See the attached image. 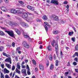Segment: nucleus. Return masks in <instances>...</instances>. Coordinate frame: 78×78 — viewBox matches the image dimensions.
<instances>
[{
	"label": "nucleus",
	"instance_id": "obj_57",
	"mask_svg": "<svg viewBox=\"0 0 78 78\" xmlns=\"http://www.w3.org/2000/svg\"><path fill=\"white\" fill-rule=\"evenodd\" d=\"M67 66H70V64L69 62H68Z\"/></svg>",
	"mask_w": 78,
	"mask_h": 78
},
{
	"label": "nucleus",
	"instance_id": "obj_60",
	"mask_svg": "<svg viewBox=\"0 0 78 78\" xmlns=\"http://www.w3.org/2000/svg\"><path fill=\"white\" fill-rule=\"evenodd\" d=\"M46 2L48 3H50V2L49 0H47Z\"/></svg>",
	"mask_w": 78,
	"mask_h": 78
},
{
	"label": "nucleus",
	"instance_id": "obj_37",
	"mask_svg": "<svg viewBox=\"0 0 78 78\" xmlns=\"http://www.w3.org/2000/svg\"><path fill=\"white\" fill-rule=\"evenodd\" d=\"M73 64L74 66H76V65H77V63H76V62H74L73 63Z\"/></svg>",
	"mask_w": 78,
	"mask_h": 78
},
{
	"label": "nucleus",
	"instance_id": "obj_5",
	"mask_svg": "<svg viewBox=\"0 0 78 78\" xmlns=\"http://www.w3.org/2000/svg\"><path fill=\"white\" fill-rule=\"evenodd\" d=\"M22 44L25 47V48H28L29 47H30V46H29V45L27 44V43L26 42H23Z\"/></svg>",
	"mask_w": 78,
	"mask_h": 78
},
{
	"label": "nucleus",
	"instance_id": "obj_38",
	"mask_svg": "<svg viewBox=\"0 0 78 78\" xmlns=\"http://www.w3.org/2000/svg\"><path fill=\"white\" fill-rule=\"evenodd\" d=\"M12 70H15V66H13L12 68Z\"/></svg>",
	"mask_w": 78,
	"mask_h": 78
},
{
	"label": "nucleus",
	"instance_id": "obj_43",
	"mask_svg": "<svg viewBox=\"0 0 78 78\" xmlns=\"http://www.w3.org/2000/svg\"><path fill=\"white\" fill-rule=\"evenodd\" d=\"M19 2L20 4H22V5H23V4H24L23 2L22 1H19Z\"/></svg>",
	"mask_w": 78,
	"mask_h": 78
},
{
	"label": "nucleus",
	"instance_id": "obj_39",
	"mask_svg": "<svg viewBox=\"0 0 78 78\" xmlns=\"http://www.w3.org/2000/svg\"><path fill=\"white\" fill-rule=\"evenodd\" d=\"M1 67H2V69H4V64H2L1 65Z\"/></svg>",
	"mask_w": 78,
	"mask_h": 78
},
{
	"label": "nucleus",
	"instance_id": "obj_16",
	"mask_svg": "<svg viewBox=\"0 0 78 78\" xmlns=\"http://www.w3.org/2000/svg\"><path fill=\"white\" fill-rule=\"evenodd\" d=\"M1 9L4 12H6V8L4 7H1Z\"/></svg>",
	"mask_w": 78,
	"mask_h": 78
},
{
	"label": "nucleus",
	"instance_id": "obj_2",
	"mask_svg": "<svg viewBox=\"0 0 78 78\" xmlns=\"http://www.w3.org/2000/svg\"><path fill=\"white\" fill-rule=\"evenodd\" d=\"M28 14L29 15H30V16H31V18H30L29 19H28V18L27 19V20H28V21H30V20H31V19H33V18H34V14L33 13H30L28 12Z\"/></svg>",
	"mask_w": 78,
	"mask_h": 78
},
{
	"label": "nucleus",
	"instance_id": "obj_62",
	"mask_svg": "<svg viewBox=\"0 0 78 78\" xmlns=\"http://www.w3.org/2000/svg\"><path fill=\"white\" fill-rule=\"evenodd\" d=\"M59 36H57L56 38L57 39V40H58V39H59Z\"/></svg>",
	"mask_w": 78,
	"mask_h": 78
},
{
	"label": "nucleus",
	"instance_id": "obj_41",
	"mask_svg": "<svg viewBox=\"0 0 78 78\" xmlns=\"http://www.w3.org/2000/svg\"><path fill=\"white\" fill-rule=\"evenodd\" d=\"M20 47L17 48L16 50V51H19V50H20Z\"/></svg>",
	"mask_w": 78,
	"mask_h": 78
},
{
	"label": "nucleus",
	"instance_id": "obj_48",
	"mask_svg": "<svg viewBox=\"0 0 78 78\" xmlns=\"http://www.w3.org/2000/svg\"><path fill=\"white\" fill-rule=\"evenodd\" d=\"M15 59L16 61H18V58H17V57H15Z\"/></svg>",
	"mask_w": 78,
	"mask_h": 78
},
{
	"label": "nucleus",
	"instance_id": "obj_44",
	"mask_svg": "<svg viewBox=\"0 0 78 78\" xmlns=\"http://www.w3.org/2000/svg\"><path fill=\"white\" fill-rule=\"evenodd\" d=\"M12 45L13 47H14L15 46V43L14 42H13L12 44Z\"/></svg>",
	"mask_w": 78,
	"mask_h": 78
},
{
	"label": "nucleus",
	"instance_id": "obj_35",
	"mask_svg": "<svg viewBox=\"0 0 78 78\" xmlns=\"http://www.w3.org/2000/svg\"><path fill=\"white\" fill-rule=\"evenodd\" d=\"M30 69L28 70H27V74L28 75H30L31 74V73H30Z\"/></svg>",
	"mask_w": 78,
	"mask_h": 78
},
{
	"label": "nucleus",
	"instance_id": "obj_25",
	"mask_svg": "<svg viewBox=\"0 0 78 78\" xmlns=\"http://www.w3.org/2000/svg\"><path fill=\"white\" fill-rule=\"evenodd\" d=\"M0 35H1V36H4L5 35V34L3 31L0 30Z\"/></svg>",
	"mask_w": 78,
	"mask_h": 78
},
{
	"label": "nucleus",
	"instance_id": "obj_40",
	"mask_svg": "<svg viewBox=\"0 0 78 78\" xmlns=\"http://www.w3.org/2000/svg\"><path fill=\"white\" fill-rule=\"evenodd\" d=\"M31 6L30 5H28L27 6V8H28V9H31Z\"/></svg>",
	"mask_w": 78,
	"mask_h": 78
},
{
	"label": "nucleus",
	"instance_id": "obj_8",
	"mask_svg": "<svg viewBox=\"0 0 78 78\" xmlns=\"http://www.w3.org/2000/svg\"><path fill=\"white\" fill-rule=\"evenodd\" d=\"M24 37L25 38H27L29 40L30 39V38L29 37V36L27 34V33H24L23 34Z\"/></svg>",
	"mask_w": 78,
	"mask_h": 78
},
{
	"label": "nucleus",
	"instance_id": "obj_19",
	"mask_svg": "<svg viewBox=\"0 0 78 78\" xmlns=\"http://www.w3.org/2000/svg\"><path fill=\"white\" fill-rule=\"evenodd\" d=\"M22 13V12L20 10H16V14H20Z\"/></svg>",
	"mask_w": 78,
	"mask_h": 78
},
{
	"label": "nucleus",
	"instance_id": "obj_17",
	"mask_svg": "<svg viewBox=\"0 0 78 78\" xmlns=\"http://www.w3.org/2000/svg\"><path fill=\"white\" fill-rule=\"evenodd\" d=\"M4 73H9V71L8 70V69H7L6 68L4 69Z\"/></svg>",
	"mask_w": 78,
	"mask_h": 78
},
{
	"label": "nucleus",
	"instance_id": "obj_7",
	"mask_svg": "<svg viewBox=\"0 0 78 78\" xmlns=\"http://www.w3.org/2000/svg\"><path fill=\"white\" fill-rule=\"evenodd\" d=\"M20 23L23 27H28V24L25 22H21Z\"/></svg>",
	"mask_w": 78,
	"mask_h": 78
},
{
	"label": "nucleus",
	"instance_id": "obj_21",
	"mask_svg": "<svg viewBox=\"0 0 78 78\" xmlns=\"http://www.w3.org/2000/svg\"><path fill=\"white\" fill-rule=\"evenodd\" d=\"M59 32L58 30H56L53 32V34H59Z\"/></svg>",
	"mask_w": 78,
	"mask_h": 78
},
{
	"label": "nucleus",
	"instance_id": "obj_36",
	"mask_svg": "<svg viewBox=\"0 0 78 78\" xmlns=\"http://www.w3.org/2000/svg\"><path fill=\"white\" fill-rule=\"evenodd\" d=\"M2 54L4 56H5L6 57H8V55H7V54H6L5 52H3Z\"/></svg>",
	"mask_w": 78,
	"mask_h": 78
},
{
	"label": "nucleus",
	"instance_id": "obj_49",
	"mask_svg": "<svg viewBox=\"0 0 78 78\" xmlns=\"http://www.w3.org/2000/svg\"><path fill=\"white\" fill-rule=\"evenodd\" d=\"M26 67L25 66H23L22 65V68L23 69H25Z\"/></svg>",
	"mask_w": 78,
	"mask_h": 78
},
{
	"label": "nucleus",
	"instance_id": "obj_59",
	"mask_svg": "<svg viewBox=\"0 0 78 78\" xmlns=\"http://www.w3.org/2000/svg\"><path fill=\"white\" fill-rule=\"evenodd\" d=\"M24 61L26 63H27V62H28V60H25Z\"/></svg>",
	"mask_w": 78,
	"mask_h": 78
},
{
	"label": "nucleus",
	"instance_id": "obj_54",
	"mask_svg": "<svg viewBox=\"0 0 78 78\" xmlns=\"http://www.w3.org/2000/svg\"><path fill=\"white\" fill-rule=\"evenodd\" d=\"M5 78H9V76L8 75H6L5 76Z\"/></svg>",
	"mask_w": 78,
	"mask_h": 78
},
{
	"label": "nucleus",
	"instance_id": "obj_12",
	"mask_svg": "<svg viewBox=\"0 0 78 78\" xmlns=\"http://www.w3.org/2000/svg\"><path fill=\"white\" fill-rule=\"evenodd\" d=\"M22 73H23L24 76H27V73H26V69H22L21 71Z\"/></svg>",
	"mask_w": 78,
	"mask_h": 78
},
{
	"label": "nucleus",
	"instance_id": "obj_56",
	"mask_svg": "<svg viewBox=\"0 0 78 78\" xmlns=\"http://www.w3.org/2000/svg\"><path fill=\"white\" fill-rule=\"evenodd\" d=\"M64 4H67L68 3V2L67 1H65L64 3Z\"/></svg>",
	"mask_w": 78,
	"mask_h": 78
},
{
	"label": "nucleus",
	"instance_id": "obj_46",
	"mask_svg": "<svg viewBox=\"0 0 78 78\" xmlns=\"http://www.w3.org/2000/svg\"><path fill=\"white\" fill-rule=\"evenodd\" d=\"M56 55H55V54H54V56H53L54 59H56Z\"/></svg>",
	"mask_w": 78,
	"mask_h": 78
},
{
	"label": "nucleus",
	"instance_id": "obj_3",
	"mask_svg": "<svg viewBox=\"0 0 78 78\" xmlns=\"http://www.w3.org/2000/svg\"><path fill=\"white\" fill-rule=\"evenodd\" d=\"M51 3L52 4H55L56 5H59V2L57 0H51Z\"/></svg>",
	"mask_w": 78,
	"mask_h": 78
},
{
	"label": "nucleus",
	"instance_id": "obj_13",
	"mask_svg": "<svg viewBox=\"0 0 78 78\" xmlns=\"http://www.w3.org/2000/svg\"><path fill=\"white\" fill-rule=\"evenodd\" d=\"M39 67L40 70H44V67L42 65H39Z\"/></svg>",
	"mask_w": 78,
	"mask_h": 78
},
{
	"label": "nucleus",
	"instance_id": "obj_42",
	"mask_svg": "<svg viewBox=\"0 0 78 78\" xmlns=\"http://www.w3.org/2000/svg\"><path fill=\"white\" fill-rule=\"evenodd\" d=\"M75 49L76 50H78V45H76L75 47Z\"/></svg>",
	"mask_w": 78,
	"mask_h": 78
},
{
	"label": "nucleus",
	"instance_id": "obj_22",
	"mask_svg": "<svg viewBox=\"0 0 78 78\" xmlns=\"http://www.w3.org/2000/svg\"><path fill=\"white\" fill-rule=\"evenodd\" d=\"M16 72L17 73H18V74H20V71L17 68H16Z\"/></svg>",
	"mask_w": 78,
	"mask_h": 78
},
{
	"label": "nucleus",
	"instance_id": "obj_11",
	"mask_svg": "<svg viewBox=\"0 0 78 78\" xmlns=\"http://www.w3.org/2000/svg\"><path fill=\"white\" fill-rule=\"evenodd\" d=\"M15 31L18 34V35H20L21 34V32L19 30L17 29H15Z\"/></svg>",
	"mask_w": 78,
	"mask_h": 78
},
{
	"label": "nucleus",
	"instance_id": "obj_64",
	"mask_svg": "<svg viewBox=\"0 0 78 78\" xmlns=\"http://www.w3.org/2000/svg\"><path fill=\"white\" fill-rule=\"evenodd\" d=\"M16 9H21V8H16Z\"/></svg>",
	"mask_w": 78,
	"mask_h": 78
},
{
	"label": "nucleus",
	"instance_id": "obj_30",
	"mask_svg": "<svg viewBox=\"0 0 78 78\" xmlns=\"http://www.w3.org/2000/svg\"><path fill=\"white\" fill-rule=\"evenodd\" d=\"M53 68H54L53 65L51 64V66L50 67V69L51 70H53Z\"/></svg>",
	"mask_w": 78,
	"mask_h": 78
},
{
	"label": "nucleus",
	"instance_id": "obj_31",
	"mask_svg": "<svg viewBox=\"0 0 78 78\" xmlns=\"http://www.w3.org/2000/svg\"><path fill=\"white\" fill-rule=\"evenodd\" d=\"M48 50H51V47L50 46H49L47 47Z\"/></svg>",
	"mask_w": 78,
	"mask_h": 78
},
{
	"label": "nucleus",
	"instance_id": "obj_23",
	"mask_svg": "<svg viewBox=\"0 0 78 78\" xmlns=\"http://www.w3.org/2000/svg\"><path fill=\"white\" fill-rule=\"evenodd\" d=\"M49 58L51 61H52L53 59V57H52V55H50L49 56Z\"/></svg>",
	"mask_w": 78,
	"mask_h": 78
},
{
	"label": "nucleus",
	"instance_id": "obj_45",
	"mask_svg": "<svg viewBox=\"0 0 78 78\" xmlns=\"http://www.w3.org/2000/svg\"><path fill=\"white\" fill-rule=\"evenodd\" d=\"M26 67H27V69H28V70H30V67H29V66H28V65H27L26 66Z\"/></svg>",
	"mask_w": 78,
	"mask_h": 78
},
{
	"label": "nucleus",
	"instance_id": "obj_24",
	"mask_svg": "<svg viewBox=\"0 0 78 78\" xmlns=\"http://www.w3.org/2000/svg\"><path fill=\"white\" fill-rule=\"evenodd\" d=\"M55 43V40H53V41L51 42V44L53 47H54L55 45H54V44Z\"/></svg>",
	"mask_w": 78,
	"mask_h": 78
},
{
	"label": "nucleus",
	"instance_id": "obj_26",
	"mask_svg": "<svg viewBox=\"0 0 78 78\" xmlns=\"http://www.w3.org/2000/svg\"><path fill=\"white\" fill-rule=\"evenodd\" d=\"M1 78H5V77L4 76V75L2 73H1Z\"/></svg>",
	"mask_w": 78,
	"mask_h": 78
},
{
	"label": "nucleus",
	"instance_id": "obj_4",
	"mask_svg": "<svg viewBox=\"0 0 78 78\" xmlns=\"http://www.w3.org/2000/svg\"><path fill=\"white\" fill-rule=\"evenodd\" d=\"M51 17L54 19V20L55 21H58V20H59V18H58V17L55 15H52L51 16Z\"/></svg>",
	"mask_w": 78,
	"mask_h": 78
},
{
	"label": "nucleus",
	"instance_id": "obj_29",
	"mask_svg": "<svg viewBox=\"0 0 78 78\" xmlns=\"http://www.w3.org/2000/svg\"><path fill=\"white\" fill-rule=\"evenodd\" d=\"M17 67L18 69H20V66L19 65V63H17Z\"/></svg>",
	"mask_w": 78,
	"mask_h": 78
},
{
	"label": "nucleus",
	"instance_id": "obj_28",
	"mask_svg": "<svg viewBox=\"0 0 78 78\" xmlns=\"http://www.w3.org/2000/svg\"><path fill=\"white\" fill-rule=\"evenodd\" d=\"M73 34V32L71 31L69 32L68 35H69V36H71V35H72V34Z\"/></svg>",
	"mask_w": 78,
	"mask_h": 78
},
{
	"label": "nucleus",
	"instance_id": "obj_55",
	"mask_svg": "<svg viewBox=\"0 0 78 78\" xmlns=\"http://www.w3.org/2000/svg\"><path fill=\"white\" fill-rule=\"evenodd\" d=\"M65 75H66V76H67V75H68L69 74V72H66L65 73Z\"/></svg>",
	"mask_w": 78,
	"mask_h": 78
},
{
	"label": "nucleus",
	"instance_id": "obj_10",
	"mask_svg": "<svg viewBox=\"0 0 78 78\" xmlns=\"http://www.w3.org/2000/svg\"><path fill=\"white\" fill-rule=\"evenodd\" d=\"M5 62H10V64H11V58H7L5 60Z\"/></svg>",
	"mask_w": 78,
	"mask_h": 78
},
{
	"label": "nucleus",
	"instance_id": "obj_50",
	"mask_svg": "<svg viewBox=\"0 0 78 78\" xmlns=\"http://www.w3.org/2000/svg\"><path fill=\"white\" fill-rule=\"evenodd\" d=\"M74 60L76 61V62H78V58H76L74 59Z\"/></svg>",
	"mask_w": 78,
	"mask_h": 78
},
{
	"label": "nucleus",
	"instance_id": "obj_1",
	"mask_svg": "<svg viewBox=\"0 0 78 78\" xmlns=\"http://www.w3.org/2000/svg\"><path fill=\"white\" fill-rule=\"evenodd\" d=\"M5 33H8L10 37H14V34L13 31L5 30Z\"/></svg>",
	"mask_w": 78,
	"mask_h": 78
},
{
	"label": "nucleus",
	"instance_id": "obj_61",
	"mask_svg": "<svg viewBox=\"0 0 78 78\" xmlns=\"http://www.w3.org/2000/svg\"><path fill=\"white\" fill-rule=\"evenodd\" d=\"M31 11H34V8L31 7V9H30Z\"/></svg>",
	"mask_w": 78,
	"mask_h": 78
},
{
	"label": "nucleus",
	"instance_id": "obj_33",
	"mask_svg": "<svg viewBox=\"0 0 78 78\" xmlns=\"http://www.w3.org/2000/svg\"><path fill=\"white\" fill-rule=\"evenodd\" d=\"M66 8H67V9H66V11L67 12H68L69 11V5H67L66 6Z\"/></svg>",
	"mask_w": 78,
	"mask_h": 78
},
{
	"label": "nucleus",
	"instance_id": "obj_15",
	"mask_svg": "<svg viewBox=\"0 0 78 78\" xmlns=\"http://www.w3.org/2000/svg\"><path fill=\"white\" fill-rule=\"evenodd\" d=\"M55 51L57 53L58 51V44H56L55 45Z\"/></svg>",
	"mask_w": 78,
	"mask_h": 78
},
{
	"label": "nucleus",
	"instance_id": "obj_63",
	"mask_svg": "<svg viewBox=\"0 0 78 78\" xmlns=\"http://www.w3.org/2000/svg\"><path fill=\"white\" fill-rule=\"evenodd\" d=\"M60 54H61V56H62V55H63V54H62V51H60Z\"/></svg>",
	"mask_w": 78,
	"mask_h": 78
},
{
	"label": "nucleus",
	"instance_id": "obj_58",
	"mask_svg": "<svg viewBox=\"0 0 78 78\" xmlns=\"http://www.w3.org/2000/svg\"><path fill=\"white\" fill-rule=\"evenodd\" d=\"M14 75H15V73H13L12 78H14Z\"/></svg>",
	"mask_w": 78,
	"mask_h": 78
},
{
	"label": "nucleus",
	"instance_id": "obj_52",
	"mask_svg": "<svg viewBox=\"0 0 78 78\" xmlns=\"http://www.w3.org/2000/svg\"><path fill=\"white\" fill-rule=\"evenodd\" d=\"M1 29H2V30H6V28L5 27H1Z\"/></svg>",
	"mask_w": 78,
	"mask_h": 78
},
{
	"label": "nucleus",
	"instance_id": "obj_53",
	"mask_svg": "<svg viewBox=\"0 0 78 78\" xmlns=\"http://www.w3.org/2000/svg\"><path fill=\"white\" fill-rule=\"evenodd\" d=\"M71 39L73 42H75V37H72Z\"/></svg>",
	"mask_w": 78,
	"mask_h": 78
},
{
	"label": "nucleus",
	"instance_id": "obj_14",
	"mask_svg": "<svg viewBox=\"0 0 78 78\" xmlns=\"http://www.w3.org/2000/svg\"><path fill=\"white\" fill-rule=\"evenodd\" d=\"M10 12H11V13H12L14 14H16L17 10H16V9H12L11 10Z\"/></svg>",
	"mask_w": 78,
	"mask_h": 78
},
{
	"label": "nucleus",
	"instance_id": "obj_27",
	"mask_svg": "<svg viewBox=\"0 0 78 78\" xmlns=\"http://www.w3.org/2000/svg\"><path fill=\"white\" fill-rule=\"evenodd\" d=\"M15 25V23H14L12 22H11L9 24V25L10 26H11L12 27V25Z\"/></svg>",
	"mask_w": 78,
	"mask_h": 78
},
{
	"label": "nucleus",
	"instance_id": "obj_18",
	"mask_svg": "<svg viewBox=\"0 0 78 78\" xmlns=\"http://www.w3.org/2000/svg\"><path fill=\"white\" fill-rule=\"evenodd\" d=\"M42 18L44 20H47L48 18H47V17L46 15H44L43 16Z\"/></svg>",
	"mask_w": 78,
	"mask_h": 78
},
{
	"label": "nucleus",
	"instance_id": "obj_47",
	"mask_svg": "<svg viewBox=\"0 0 78 78\" xmlns=\"http://www.w3.org/2000/svg\"><path fill=\"white\" fill-rule=\"evenodd\" d=\"M46 65L47 66H49V62L48 61L47 62Z\"/></svg>",
	"mask_w": 78,
	"mask_h": 78
},
{
	"label": "nucleus",
	"instance_id": "obj_20",
	"mask_svg": "<svg viewBox=\"0 0 78 78\" xmlns=\"http://www.w3.org/2000/svg\"><path fill=\"white\" fill-rule=\"evenodd\" d=\"M6 66L7 67H8L9 69H11V65L9 64H8V63H6L5 64Z\"/></svg>",
	"mask_w": 78,
	"mask_h": 78
},
{
	"label": "nucleus",
	"instance_id": "obj_34",
	"mask_svg": "<svg viewBox=\"0 0 78 78\" xmlns=\"http://www.w3.org/2000/svg\"><path fill=\"white\" fill-rule=\"evenodd\" d=\"M32 62L33 64H34V65H36V61H35V60H32Z\"/></svg>",
	"mask_w": 78,
	"mask_h": 78
},
{
	"label": "nucleus",
	"instance_id": "obj_51",
	"mask_svg": "<svg viewBox=\"0 0 78 78\" xmlns=\"http://www.w3.org/2000/svg\"><path fill=\"white\" fill-rule=\"evenodd\" d=\"M62 22H63V21L62 20H59L58 21V22H59L60 23H62Z\"/></svg>",
	"mask_w": 78,
	"mask_h": 78
},
{
	"label": "nucleus",
	"instance_id": "obj_9",
	"mask_svg": "<svg viewBox=\"0 0 78 78\" xmlns=\"http://www.w3.org/2000/svg\"><path fill=\"white\" fill-rule=\"evenodd\" d=\"M27 17H28V14L27 13H23L22 16V18H23V19H25L27 18Z\"/></svg>",
	"mask_w": 78,
	"mask_h": 78
},
{
	"label": "nucleus",
	"instance_id": "obj_6",
	"mask_svg": "<svg viewBox=\"0 0 78 78\" xmlns=\"http://www.w3.org/2000/svg\"><path fill=\"white\" fill-rule=\"evenodd\" d=\"M44 23L46 25L44 26L45 29L46 31H48V27H47V26H48V27H51V26L50 25H48V23H47V22H45Z\"/></svg>",
	"mask_w": 78,
	"mask_h": 78
},
{
	"label": "nucleus",
	"instance_id": "obj_32",
	"mask_svg": "<svg viewBox=\"0 0 78 78\" xmlns=\"http://www.w3.org/2000/svg\"><path fill=\"white\" fill-rule=\"evenodd\" d=\"M36 21H37V22H42L41 20L39 19H36Z\"/></svg>",
	"mask_w": 78,
	"mask_h": 78
}]
</instances>
